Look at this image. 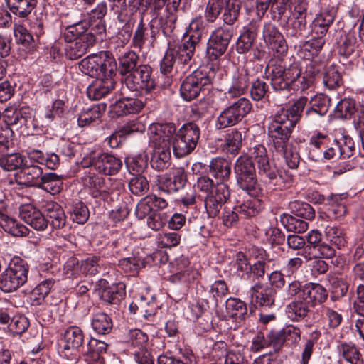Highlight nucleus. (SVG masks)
<instances>
[{
    "label": "nucleus",
    "instance_id": "57",
    "mask_svg": "<svg viewBox=\"0 0 364 364\" xmlns=\"http://www.w3.org/2000/svg\"><path fill=\"white\" fill-rule=\"evenodd\" d=\"M148 36V28L144 22L143 16H141L132 40V46L134 48L141 50Z\"/></svg>",
    "mask_w": 364,
    "mask_h": 364
},
{
    "label": "nucleus",
    "instance_id": "23",
    "mask_svg": "<svg viewBox=\"0 0 364 364\" xmlns=\"http://www.w3.org/2000/svg\"><path fill=\"white\" fill-rule=\"evenodd\" d=\"M310 104L311 107L306 111L305 118L308 122H316L328 112L331 99L323 94H318L311 98Z\"/></svg>",
    "mask_w": 364,
    "mask_h": 364
},
{
    "label": "nucleus",
    "instance_id": "5",
    "mask_svg": "<svg viewBox=\"0 0 364 364\" xmlns=\"http://www.w3.org/2000/svg\"><path fill=\"white\" fill-rule=\"evenodd\" d=\"M200 136V130L196 124L188 122L183 124L172 141L174 155L181 158L191 154L196 149Z\"/></svg>",
    "mask_w": 364,
    "mask_h": 364
},
{
    "label": "nucleus",
    "instance_id": "49",
    "mask_svg": "<svg viewBox=\"0 0 364 364\" xmlns=\"http://www.w3.org/2000/svg\"><path fill=\"white\" fill-rule=\"evenodd\" d=\"M231 1L230 0H208L204 16L209 23H213L222 12L223 9Z\"/></svg>",
    "mask_w": 364,
    "mask_h": 364
},
{
    "label": "nucleus",
    "instance_id": "14",
    "mask_svg": "<svg viewBox=\"0 0 364 364\" xmlns=\"http://www.w3.org/2000/svg\"><path fill=\"white\" fill-rule=\"evenodd\" d=\"M230 196L229 186L224 183H217L205 198V208L209 217L217 216Z\"/></svg>",
    "mask_w": 364,
    "mask_h": 364
},
{
    "label": "nucleus",
    "instance_id": "64",
    "mask_svg": "<svg viewBox=\"0 0 364 364\" xmlns=\"http://www.w3.org/2000/svg\"><path fill=\"white\" fill-rule=\"evenodd\" d=\"M102 262L98 256L88 257L82 262L81 270L87 274L95 275L100 271L103 265Z\"/></svg>",
    "mask_w": 364,
    "mask_h": 364
},
{
    "label": "nucleus",
    "instance_id": "39",
    "mask_svg": "<svg viewBox=\"0 0 364 364\" xmlns=\"http://www.w3.org/2000/svg\"><path fill=\"white\" fill-rule=\"evenodd\" d=\"M308 99L306 97H301L297 100L289 108L282 109L277 112V114L282 117L284 115L286 119L293 125L296 126L300 120L301 114L306 105Z\"/></svg>",
    "mask_w": 364,
    "mask_h": 364
},
{
    "label": "nucleus",
    "instance_id": "43",
    "mask_svg": "<svg viewBox=\"0 0 364 364\" xmlns=\"http://www.w3.org/2000/svg\"><path fill=\"white\" fill-rule=\"evenodd\" d=\"M0 226L4 231L16 237L25 235L27 232V228L24 225L20 224L15 219L9 217L1 211Z\"/></svg>",
    "mask_w": 364,
    "mask_h": 364
},
{
    "label": "nucleus",
    "instance_id": "62",
    "mask_svg": "<svg viewBox=\"0 0 364 364\" xmlns=\"http://www.w3.org/2000/svg\"><path fill=\"white\" fill-rule=\"evenodd\" d=\"M240 10V6L235 1H230L223 9V21L227 25H233L237 20Z\"/></svg>",
    "mask_w": 364,
    "mask_h": 364
},
{
    "label": "nucleus",
    "instance_id": "9",
    "mask_svg": "<svg viewBox=\"0 0 364 364\" xmlns=\"http://www.w3.org/2000/svg\"><path fill=\"white\" fill-rule=\"evenodd\" d=\"M294 127L284 115H274L268 129L274 151H283L284 147L292 144L289 139Z\"/></svg>",
    "mask_w": 364,
    "mask_h": 364
},
{
    "label": "nucleus",
    "instance_id": "48",
    "mask_svg": "<svg viewBox=\"0 0 364 364\" xmlns=\"http://www.w3.org/2000/svg\"><path fill=\"white\" fill-rule=\"evenodd\" d=\"M242 133L235 129H230L225 135L223 150L228 153L236 154L242 146Z\"/></svg>",
    "mask_w": 364,
    "mask_h": 364
},
{
    "label": "nucleus",
    "instance_id": "63",
    "mask_svg": "<svg viewBox=\"0 0 364 364\" xmlns=\"http://www.w3.org/2000/svg\"><path fill=\"white\" fill-rule=\"evenodd\" d=\"M149 188V182L146 178L137 174L132 178L129 182V188L130 191L136 196L145 193Z\"/></svg>",
    "mask_w": 364,
    "mask_h": 364
},
{
    "label": "nucleus",
    "instance_id": "53",
    "mask_svg": "<svg viewBox=\"0 0 364 364\" xmlns=\"http://www.w3.org/2000/svg\"><path fill=\"white\" fill-rule=\"evenodd\" d=\"M41 181L38 185V188H43L48 192L55 193L59 191L61 185L60 178L54 173H46L42 174Z\"/></svg>",
    "mask_w": 364,
    "mask_h": 364
},
{
    "label": "nucleus",
    "instance_id": "61",
    "mask_svg": "<svg viewBox=\"0 0 364 364\" xmlns=\"http://www.w3.org/2000/svg\"><path fill=\"white\" fill-rule=\"evenodd\" d=\"M148 215V226L154 230H159L163 228L169 218L168 214L162 211H151Z\"/></svg>",
    "mask_w": 364,
    "mask_h": 364
},
{
    "label": "nucleus",
    "instance_id": "12",
    "mask_svg": "<svg viewBox=\"0 0 364 364\" xmlns=\"http://www.w3.org/2000/svg\"><path fill=\"white\" fill-rule=\"evenodd\" d=\"M6 124L18 128L26 127L27 129H37L38 125L33 119L32 110L28 107H9L4 110Z\"/></svg>",
    "mask_w": 364,
    "mask_h": 364
},
{
    "label": "nucleus",
    "instance_id": "15",
    "mask_svg": "<svg viewBox=\"0 0 364 364\" xmlns=\"http://www.w3.org/2000/svg\"><path fill=\"white\" fill-rule=\"evenodd\" d=\"M88 166L92 167L98 173L112 176L117 174L122 166V161L115 156L108 153L93 154L90 158Z\"/></svg>",
    "mask_w": 364,
    "mask_h": 364
},
{
    "label": "nucleus",
    "instance_id": "8",
    "mask_svg": "<svg viewBox=\"0 0 364 364\" xmlns=\"http://www.w3.org/2000/svg\"><path fill=\"white\" fill-rule=\"evenodd\" d=\"M210 84L211 79L206 72L196 70L183 80L180 88L181 95L185 100L191 101L200 92L209 90Z\"/></svg>",
    "mask_w": 364,
    "mask_h": 364
},
{
    "label": "nucleus",
    "instance_id": "2",
    "mask_svg": "<svg viewBox=\"0 0 364 364\" xmlns=\"http://www.w3.org/2000/svg\"><path fill=\"white\" fill-rule=\"evenodd\" d=\"M79 68L85 75L96 78H113L117 70L115 59L107 51L85 58L80 62Z\"/></svg>",
    "mask_w": 364,
    "mask_h": 364
},
{
    "label": "nucleus",
    "instance_id": "11",
    "mask_svg": "<svg viewBox=\"0 0 364 364\" xmlns=\"http://www.w3.org/2000/svg\"><path fill=\"white\" fill-rule=\"evenodd\" d=\"M236 265L241 279L253 282L264 277L267 262L262 257L261 259L251 264L246 255L240 252L236 255Z\"/></svg>",
    "mask_w": 364,
    "mask_h": 364
},
{
    "label": "nucleus",
    "instance_id": "27",
    "mask_svg": "<svg viewBox=\"0 0 364 364\" xmlns=\"http://www.w3.org/2000/svg\"><path fill=\"white\" fill-rule=\"evenodd\" d=\"M286 37L291 42L296 43L302 39L308 33L306 29V19L298 17H289L283 23Z\"/></svg>",
    "mask_w": 364,
    "mask_h": 364
},
{
    "label": "nucleus",
    "instance_id": "26",
    "mask_svg": "<svg viewBox=\"0 0 364 364\" xmlns=\"http://www.w3.org/2000/svg\"><path fill=\"white\" fill-rule=\"evenodd\" d=\"M100 296L102 301L111 304H119L125 296V285L123 283L109 285L107 281H100Z\"/></svg>",
    "mask_w": 364,
    "mask_h": 364
},
{
    "label": "nucleus",
    "instance_id": "28",
    "mask_svg": "<svg viewBox=\"0 0 364 364\" xmlns=\"http://www.w3.org/2000/svg\"><path fill=\"white\" fill-rule=\"evenodd\" d=\"M85 183L91 188V195L94 198L105 200L112 193L110 187L112 185L111 178L105 179L98 176H87L85 179Z\"/></svg>",
    "mask_w": 364,
    "mask_h": 364
},
{
    "label": "nucleus",
    "instance_id": "30",
    "mask_svg": "<svg viewBox=\"0 0 364 364\" xmlns=\"http://www.w3.org/2000/svg\"><path fill=\"white\" fill-rule=\"evenodd\" d=\"M263 38L277 53L282 54L287 52V46L285 40L274 25L267 23L264 26Z\"/></svg>",
    "mask_w": 364,
    "mask_h": 364
},
{
    "label": "nucleus",
    "instance_id": "40",
    "mask_svg": "<svg viewBox=\"0 0 364 364\" xmlns=\"http://www.w3.org/2000/svg\"><path fill=\"white\" fill-rule=\"evenodd\" d=\"M209 168L215 178L222 181L229 179L231 174V163L224 158L213 159L210 162Z\"/></svg>",
    "mask_w": 364,
    "mask_h": 364
},
{
    "label": "nucleus",
    "instance_id": "17",
    "mask_svg": "<svg viewBox=\"0 0 364 364\" xmlns=\"http://www.w3.org/2000/svg\"><path fill=\"white\" fill-rule=\"evenodd\" d=\"M95 28L92 27L89 33L82 34L66 48V55L70 60H75L85 55L88 49L92 47L96 42L95 34L92 32Z\"/></svg>",
    "mask_w": 364,
    "mask_h": 364
},
{
    "label": "nucleus",
    "instance_id": "45",
    "mask_svg": "<svg viewBox=\"0 0 364 364\" xmlns=\"http://www.w3.org/2000/svg\"><path fill=\"white\" fill-rule=\"evenodd\" d=\"M244 201L241 205L235 207L240 215L245 218H250L257 215L263 208L264 204L262 201L257 198V196Z\"/></svg>",
    "mask_w": 364,
    "mask_h": 364
},
{
    "label": "nucleus",
    "instance_id": "38",
    "mask_svg": "<svg viewBox=\"0 0 364 364\" xmlns=\"http://www.w3.org/2000/svg\"><path fill=\"white\" fill-rule=\"evenodd\" d=\"M9 11L20 18H26L34 9L37 0H5Z\"/></svg>",
    "mask_w": 364,
    "mask_h": 364
},
{
    "label": "nucleus",
    "instance_id": "60",
    "mask_svg": "<svg viewBox=\"0 0 364 364\" xmlns=\"http://www.w3.org/2000/svg\"><path fill=\"white\" fill-rule=\"evenodd\" d=\"M325 232L327 239L338 249L345 246L346 240L343 230L336 226H328L326 228Z\"/></svg>",
    "mask_w": 364,
    "mask_h": 364
},
{
    "label": "nucleus",
    "instance_id": "13",
    "mask_svg": "<svg viewBox=\"0 0 364 364\" xmlns=\"http://www.w3.org/2000/svg\"><path fill=\"white\" fill-rule=\"evenodd\" d=\"M232 36V28L226 26L218 27L212 32L208 43V52L212 59L224 55Z\"/></svg>",
    "mask_w": 364,
    "mask_h": 364
},
{
    "label": "nucleus",
    "instance_id": "34",
    "mask_svg": "<svg viewBox=\"0 0 364 364\" xmlns=\"http://www.w3.org/2000/svg\"><path fill=\"white\" fill-rule=\"evenodd\" d=\"M335 19L333 11H323L318 14L312 22V35L324 37Z\"/></svg>",
    "mask_w": 364,
    "mask_h": 364
},
{
    "label": "nucleus",
    "instance_id": "35",
    "mask_svg": "<svg viewBox=\"0 0 364 364\" xmlns=\"http://www.w3.org/2000/svg\"><path fill=\"white\" fill-rule=\"evenodd\" d=\"M119 67L118 71L119 74L124 77L137 69L139 64V55L132 50H127L122 53L118 56Z\"/></svg>",
    "mask_w": 364,
    "mask_h": 364
},
{
    "label": "nucleus",
    "instance_id": "31",
    "mask_svg": "<svg viewBox=\"0 0 364 364\" xmlns=\"http://www.w3.org/2000/svg\"><path fill=\"white\" fill-rule=\"evenodd\" d=\"M301 294L312 308L324 303L328 296L327 290L318 283H309L304 285Z\"/></svg>",
    "mask_w": 364,
    "mask_h": 364
},
{
    "label": "nucleus",
    "instance_id": "46",
    "mask_svg": "<svg viewBox=\"0 0 364 364\" xmlns=\"http://www.w3.org/2000/svg\"><path fill=\"white\" fill-rule=\"evenodd\" d=\"M227 313L235 319L243 320L247 316L246 304L237 298L230 297L225 303Z\"/></svg>",
    "mask_w": 364,
    "mask_h": 364
},
{
    "label": "nucleus",
    "instance_id": "33",
    "mask_svg": "<svg viewBox=\"0 0 364 364\" xmlns=\"http://www.w3.org/2000/svg\"><path fill=\"white\" fill-rule=\"evenodd\" d=\"M311 309L304 296L300 294L287 306L286 312L292 320L299 321L304 318Z\"/></svg>",
    "mask_w": 364,
    "mask_h": 364
},
{
    "label": "nucleus",
    "instance_id": "21",
    "mask_svg": "<svg viewBox=\"0 0 364 364\" xmlns=\"http://www.w3.org/2000/svg\"><path fill=\"white\" fill-rule=\"evenodd\" d=\"M276 290L272 287L256 282L250 289L251 301L259 306L270 307L274 305Z\"/></svg>",
    "mask_w": 364,
    "mask_h": 364
},
{
    "label": "nucleus",
    "instance_id": "44",
    "mask_svg": "<svg viewBox=\"0 0 364 364\" xmlns=\"http://www.w3.org/2000/svg\"><path fill=\"white\" fill-rule=\"evenodd\" d=\"M106 109L105 104H97L91 108L84 110L78 117V124L85 127L99 119Z\"/></svg>",
    "mask_w": 364,
    "mask_h": 364
},
{
    "label": "nucleus",
    "instance_id": "58",
    "mask_svg": "<svg viewBox=\"0 0 364 364\" xmlns=\"http://www.w3.org/2000/svg\"><path fill=\"white\" fill-rule=\"evenodd\" d=\"M355 101L350 98H344L336 106L335 113L338 117L347 119L355 113Z\"/></svg>",
    "mask_w": 364,
    "mask_h": 364
},
{
    "label": "nucleus",
    "instance_id": "16",
    "mask_svg": "<svg viewBox=\"0 0 364 364\" xmlns=\"http://www.w3.org/2000/svg\"><path fill=\"white\" fill-rule=\"evenodd\" d=\"M198 36L193 39L184 38L181 43L170 48L176 58L177 66L183 69L186 65H190L196 51V47L198 44Z\"/></svg>",
    "mask_w": 364,
    "mask_h": 364
},
{
    "label": "nucleus",
    "instance_id": "18",
    "mask_svg": "<svg viewBox=\"0 0 364 364\" xmlns=\"http://www.w3.org/2000/svg\"><path fill=\"white\" fill-rule=\"evenodd\" d=\"M150 142L171 147V141L174 139L177 132L173 123H164L152 124L149 128Z\"/></svg>",
    "mask_w": 364,
    "mask_h": 364
},
{
    "label": "nucleus",
    "instance_id": "47",
    "mask_svg": "<svg viewBox=\"0 0 364 364\" xmlns=\"http://www.w3.org/2000/svg\"><path fill=\"white\" fill-rule=\"evenodd\" d=\"M92 326L96 333L105 335L111 332L113 323L109 315L105 313H97L92 317Z\"/></svg>",
    "mask_w": 364,
    "mask_h": 364
},
{
    "label": "nucleus",
    "instance_id": "32",
    "mask_svg": "<svg viewBox=\"0 0 364 364\" xmlns=\"http://www.w3.org/2000/svg\"><path fill=\"white\" fill-rule=\"evenodd\" d=\"M42 209L54 228H61L65 225V215L58 203L52 200H44L42 203Z\"/></svg>",
    "mask_w": 364,
    "mask_h": 364
},
{
    "label": "nucleus",
    "instance_id": "4",
    "mask_svg": "<svg viewBox=\"0 0 364 364\" xmlns=\"http://www.w3.org/2000/svg\"><path fill=\"white\" fill-rule=\"evenodd\" d=\"M29 266L27 262L16 257L11 259L7 269L0 274V288L5 292H11L23 285L28 279Z\"/></svg>",
    "mask_w": 364,
    "mask_h": 364
},
{
    "label": "nucleus",
    "instance_id": "55",
    "mask_svg": "<svg viewBox=\"0 0 364 364\" xmlns=\"http://www.w3.org/2000/svg\"><path fill=\"white\" fill-rule=\"evenodd\" d=\"M276 152L282 156L286 164L289 168L296 169L298 168L301 157L296 146L290 144L284 147L283 151Z\"/></svg>",
    "mask_w": 364,
    "mask_h": 364
},
{
    "label": "nucleus",
    "instance_id": "22",
    "mask_svg": "<svg viewBox=\"0 0 364 364\" xmlns=\"http://www.w3.org/2000/svg\"><path fill=\"white\" fill-rule=\"evenodd\" d=\"M43 168L38 164L28 165L24 163L19 171L15 175L16 182L26 187L36 186L41 181Z\"/></svg>",
    "mask_w": 364,
    "mask_h": 364
},
{
    "label": "nucleus",
    "instance_id": "1",
    "mask_svg": "<svg viewBox=\"0 0 364 364\" xmlns=\"http://www.w3.org/2000/svg\"><path fill=\"white\" fill-rule=\"evenodd\" d=\"M270 70L271 85L275 91H304L313 83L312 76L301 75L299 62L294 61L288 67L281 64H271L267 66Z\"/></svg>",
    "mask_w": 364,
    "mask_h": 364
},
{
    "label": "nucleus",
    "instance_id": "56",
    "mask_svg": "<svg viewBox=\"0 0 364 364\" xmlns=\"http://www.w3.org/2000/svg\"><path fill=\"white\" fill-rule=\"evenodd\" d=\"M107 344L104 341L91 338L87 345V353L92 360L102 363L104 358L102 353L106 352Z\"/></svg>",
    "mask_w": 364,
    "mask_h": 364
},
{
    "label": "nucleus",
    "instance_id": "19",
    "mask_svg": "<svg viewBox=\"0 0 364 364\" xmlns=\"http://www.w3.org/2000/svg\"><path fill=\"white\" fill-rule=\"evenodd\" d=\"M144 106V102L138 98L124 97L111 104L109 116L112 118L120 117L130 114L139 112Z\"/></svg>",
    "mask_w": 364,
    "mask_h": 364
},
{
    "label": "nucleus",
    "instance_id": "3",
    "mask_svg": "<svg viewBox=\"0 0 364 364\" xmlns=\"http://www.w3.org/2000/svg\"><path fill=\"white\" fill-rule=\"evenodd\" d=\"M237 186L251 196H259L262 188L256 178L255 168L253 161L247 156H240L234 166Z\"/></svg>",
    "mask_w": 364,
    "mask_h": 364
},
{
    "label": "nucleus",
    "instance_id": "20",
    "mask_svg": "<svg viewBox=\"0 0 364 364\" xmlns=\"http://www.w3.org/2000/svg\"><path fill=\"white\" fill-rule=\"evenodd\" d=\"M186 181L187 176L184 170L179 168L174 171L173 176L166 174L159 176L156 186L160 191L172 193L183 188Z\"/></svg>",
    "mask_w": 364,
    "mask_h": 364
},
{
    "label": "nucleus",
    "instance_id": "52",
    "mask_svg": "<svg viewBox=\"0 0 364 364\" xmlns=\"http://www.w3.org/2000/svg\"><path fill=\"white\" fill-rule=\"evenodd\" d=\"M281 223L289 231L296 233H303L308 230L309 224L305 220L296 218L289 214H283L281 216Z\"/></svg>",
    "mask_w": 364,
    "mask_h": 364
},
{
    "label": "nucleus",
    "instance_id": "36",
    "mask_svg": "<svg viewBox=\"0 0 364 364\" xmlns=\"http://www.w3.org/2000/svg\"><path fill=\"white\" fill-rule=\"evenodd\" d=\"M154 153L151 159V166L157 170L162 171L170 165L171 147L152 144Z\"/></svg>",
    "mask_w": 364,
    "mask_h": 364
},
{
    "label": "nucleus",
    "instance_id": "54",
    "mask_svg": "<svg viewBox=\"0 0 364 364\" xmlns=\"http://www.w3.org/2000/svg\"><path fill=\"white\" fill-rule=\"evenodd\" d=\"M255 38V32L250 28H245L237 41L236 50L241 54L246 53L252 47Z\"/></svg>",
    "mask_w": 364,
    "mask_h": 364
},
{
    "label": "nucleus",
    "instance_id": "50",
    "mask_svg": "<svg viewBox=\"0 0 364 364\" xmlns=\"http://www.w3.org/2000/svg\"><path fill=\"white\" fill-rule=\"evenodd\" d=\"M24 164V159L19 153L3 154L0 156V166L5 171H11L21 168Z\"/></svg>",
    "mask_w": 364,
    "mask_h": 364
},
{
    "label": "nucleus",
    "instance_id": "10",
    "mask_svg": "<svg viewBox=\"0 0 364 364\" xmlns=\"http://www.w3.org/2000/svg\"><path fill=\"white\" fill-rule=\"evenodd\" d=\"M151 73L150 66L141 64L137 69L124 77V82L131 91L149 93L156 87Z\"/></svg>",
    "mask_w": 364,
    "mask_h": 364
},
{
    "label": "nucleus",
    "instance_id": "59",
    "mask_svg": "<svg viewBox=\"0 0 364 364\" xmlns=\"http://www.w3.org/2000/svg\"><path fill=\"white\" fill-rule=\"evenodd\" d=\"M250 92L253 100H262L268 97L269 86L264 81L257 79L252 81Z\"/></svg>",
    "mask_w": 364,
    "mask_h": 364
},
{
    "label": "nucleus",
    "instance_id": "42",
    "mask_svg": "<svg viewBox=\"0 0 364 364\" xmlns=\"http://www.w3.org/2000/svg\"><path fill=\"white\" fill-rule=\"evenodd\" d=\"M338 350L342 358L350 364H359L363 356L358 348L353 343L343 342L338 346Z\"/></svg>",
    "mask_w": 364,
    "mask_h": 364
},
{
    "label": "nucleus",
    "instance_id": "51",
    "mask_svg": "<svg viewBox=\"0 0 364 364\" xmlns=\"http://www.w3.org/2000/svg\"><path fill=\"white\" fill-rule=\"evenodd\" d=\"M289 208L293 214L302 218L311 220L315 217L314 209L309 203L294 200L289 203Z\"/></svg>",
    "mask_w": 364,
    "mask_h": 364
},
{
    "label": "nucleus",
    "instance_id": "24",
    "mask_svg": "<svg viewBox=\"0 0 364 364\" xmlns=\"http://www.w3.org/2000/svg\"><path fill=\"white\" fill-rule=\"evenodd\" d=\"M19 215L26 224L36 230H44L48 226L49 220L38 209L30 204L22 205L20 208Z\"/></svg>",
    "mask_w": 364,
    "mask_h": 364
},
{
    "label": "nucleus",
    "instance_id": "37",
    "mask_svg": "<svg viewBox=\"0 0 364 364\" xmlns=\"http://www.w3.org/2000/svg\"><path fill=\"white\" fill-rule=\"evenodd\" d=\"M259 174L261 176L266 177L269 180V183L274 185L275 189H282L285 185L283 181V176H277V170L274 164H270L269 159L259 162L257 164Z\"/></svg>",
    "mask_w": 364,
    "mask_h": 364
},
{
    "label": "nucleus",
    "instance_id": "7",
    "mask_svg": "<svg viewBox=\"0 0 364 364\" xmlns=\"http://www.w3.org/2000/svg\"><path fill=\"white\" fill-rule=\"evenodd\" d=\"M257 71L254 63L249 61L237 70L234 73L231 84L225 92L228 100H234L245 94L249 88L251 80H253Z\"/></svg>",
    "mask_w": 364,
    "mask_h": 364
},
{
    "label": "nucleus",
    "instance_id": "29",
    "mask_svg": "<svg viewBox=\"0 0 364 364\" xmlns=\"http://www.w3.org/2000/svg\"><path fill=\"white\" fill-rule=\"evenodd\" d=\"M115 81L112 77L97 78L87 88V94L90 100H99L114 88Z\"/></svg>",
    "mask_w": 364,
    "mask_h": 364
},
{
    "label": "nucleus",
    "instance_id": "25",
    "mask_svg": "<svg viewBox=\"0 0 364 364\" xmlns=\"http://www.w3.org/2000/svg\"><path fill=\"white\" fill-rule=\"evenodd\" d=\"M168 206V202L156 195H148L142 198L136 208V215L139 219H143L151 211H161Z\"/></svg>",
    "mask_w": 364,
    "mask_h": 364
},
{
    "label": "nucleus",
    "instance_id": "41",
    "mask_svg": "<svg viewBox=\"0 0 364 364\" xmlns=\"http://www.w3.org/2000/svg\"><path fill=\"white\" fill-rule=\"evenodd\" d=\"M85 335L77 326H70L64 333V350H77L84 343Z\"/></svg>",
    "mask_w": 364,
    "mask_h": 364
},
{
    "label": "nucleus",
    "instance_id": "6",
    "mask_svg": "<svg viewBox=\"0 0 364 364\" xmlns=\"http://www.w3.org/2000/svg\"><path fill=\"white\" fill-rule=\"evenodd\" d=\"M252 107L247 98H239L220 112L216 119V128L222 129L236 125L251 112Z\"/></svg>",
    "mask_w": 364,
    "mask_h": 364
}]
</instances>
